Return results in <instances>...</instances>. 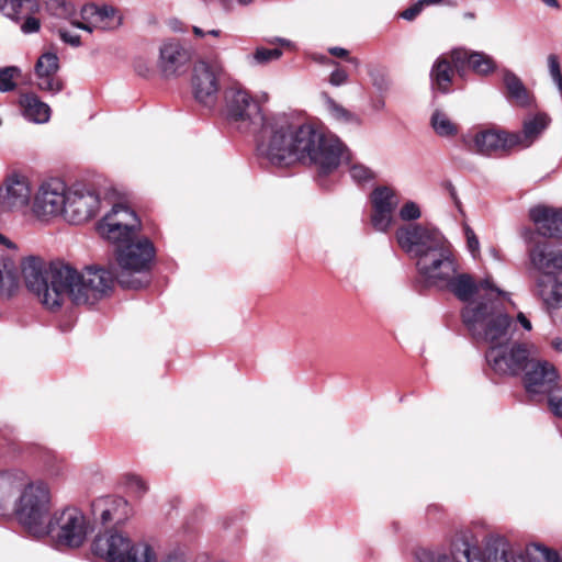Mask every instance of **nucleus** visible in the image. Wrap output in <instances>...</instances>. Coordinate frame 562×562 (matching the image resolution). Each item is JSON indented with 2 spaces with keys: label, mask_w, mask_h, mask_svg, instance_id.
Here are the masks:
<instances>
[{
  "label": "nucleus",
  "mask_w": 562,
  "mask_h": 562,
  "mask_svg": "<svg viewBox=\"0 0 562 562\" xmlns=\"http://www.w3.org/2000/svg\"><path fill=\"white\" fill-rule=\"evenodd\" d=\"M453 69L445 57L438 58L430 71L431 85L442 93L449 92L452 82Z\"/></svg>",
  "instance_id": "32"
},
{
  "label": "nucleus",
  "mask_w": 562,
  "mask_h": 562,
  "mask_svg": "<svg viewBox=\"0 0 562 562\" xmlns=\"http://www.w3.org/2000/svg\"><path fill=\"white\" fill-rule=\"evenodd\" d=\"M327 60L328 63L334 64L331 60L327 59L326 57L321 58V61Z\"/></svg>",
  "instance_id": "59"
},
{
  "label": "nucleus",
  "mask_w": 562,
  "mask_h": 562,
  "mask_svg": "<svg viewBox=\"0 0 562 562\" xmlns=\"http://www.w3.org/2000/svg\"><path fill=\"white\" fill-rule=\"evenodd\" d=\"M442 0H422V3H424L425 5H432V4H438Z\"/></svg>",
  "instance_id": "55"
},
{
  "label": "nucleus",
  "mask_w": 562,
  "mask_h": 562,
  "mask_svg": "<svg viewBox=\"0 0 562 562\" xmlns=\"http://www.w3.org/2000/svg\"><path fill=\"white\" fill-rule=\"evenodd\" d=\"M58 34H59L60 38H61L65 43H67V44L71 45V46H74V47H77V46H79V45H80V36H79V35H77V34H72L71 32H69V31H67V30H64V29H60V30L58 31Z\"/></svg>",
  "instance_id": "47"
},
{
  "label": "nucleus",
  "mask_w": 562,
  "mask_h": 562,
  "mask_svg": "<svg viewBox=\"0 0 562 562\" xmlns=\"http://www.w3.org/2000/svg\"><path fill=\"white\" fill-rule=\"evenodd\" d=\"M520 562H562V560L548 547L531 543L526 547L524 555L520 554Z\"/></svg>",
  "instance_id": "34"
},
{
  "label": "nucleus",
  "mask_w": 562,
  "mask_h": 562,
  "mask_svg": "<svg viewBox=\"0 0 562 562\" xmlns=\"http://www.w3.org/2000/svg\"><path fill=\"white\" fill-rule=\"evenodd\" d=\"M551 347L559 351V352H562V338L560 337H555L551 340Z\"/></svg>",
  "instance_id": "50"
},
{
  "label": "nucleus",
  "mask_w": 562,
  "mask_h": 562,
  "mask_svg": "<svg viewBox=\"0 0 562 562\" xmlns=\"http://www.w3.org/2000/svg\"><path fill=\"white\" fill-rule=\"evenodd\" d=\"M503 82L507 91V99L516 106L524 109L535 105L536 99L521 79L509 69L503 70Z\"/></svg>",
  "instance_id": "28"
},
{
  "label": "nucleus",
  "mask_w": 562,
  "mask_h": 562,
  "mask_svg": "<svg viewBox=\"0 0 562 562\" xmlns=\"http://www.w3.org/2000/svg\"><path fill=\"white\" fill-rule=\"evenodd\" d=\"M424 7H425V4L422 3V0H419L411 8L404 10L401 13V16L407 21H411V20L415 19L422 12Z\"/></svg>",
  "instance_id": "46"
},
{
  "label": "nucleus",
  "mask_w": 562,
  "mask_h": 562,
  "mask_svg": "<svg viewBox=\"0 0 562 562\" xmlns=\"http://www.w3.org/2000/svg\"><path fill=\"white\" fill-rule=\"evenodd\" d=\"M422 216L420 209L417 203L407 201L400 210V217L403 221H415Z\"/></svg>",
  "instance_id": "44"
},
{
  "label": "nucleus",
  "mask_w": 562,
  "mask_h": 562,
  "mask_svg": "<svg viewBox=\"0 0 562 562\" xmlns=\"http://www.w3.org/2000/svg\"><path fill=\"white\" fill-rule=\"evenodd\" d=\"M155 257V247L149 238L136 236L131 241L115 246L119 270L115 274L99 267H87L78 272L68 265L53 263L47 269L37 257H27L21 263L27 289L41 303L58 308L66 299L77 305L94 304L112 290L114 278L123 288L139 289L147 283L144 273Z\"/></svg>",
  "instance_id": "1"
},
{
  "label": "nucleus",
  "mask_w": 562,
  "mask_h": 562,
  "mask_svg": "<svg viewBox=\"0 0 562 562\" xmlns=\"http://www.w3.org/2000/svg\"><path fill=\"white\" fill-rule=\"evenodd\" d=\"M347 80H348L347 72L344 69L338 68V67L335 70H333V72L330 74V77H329V83L335 87H339V86L346 83Z\"/></svg>",
  "instance_id": "45"
},
{
  "label": "nucleus",
  "mask_w": 562,
  "mask_h": 562,
  "mask_svg": "<svg viewBox=\"0 0 562 562\" xmlns=\"http://www.w3.org/2000/svg\"><path fill=\"white\" fill-rule=\"evenodd\" d=\"M193 33L198 37H203L205 35V32L198 26H193Z\"/></svg>",
  "instance_id": "53"
},
{
  "label": "nucleus",
  "mask_w": 562,
  "mask_h": 562,
  "mask_svg": "<svg viewBox=\"0 0 562 562\" xmlns=\"http://www.w3.org/2000/svg\"><path fill=\"white\" fill-rule=\"evenodd\" d=\"M223 67L218 61L195 63L192 74V89L196 101L204 106H213L217 100L218 77Z\"/></svg>",
  "instance_id": "15"
},
{
  "label": "nucleus",
  "mask_w": 562,
  "mask_h": 562,
  "mask_svg": "<svg viewBox=\"0 0 562 562\" xmlns=\"http://www.w3.org/2000/svg\"><path fill=\"white\" fill-rule=\"evenodd\" d=\"M0 246L7 250L0 255V295L11 296L19 286L16 268L18 246L7 236L0 233Z\"/></svg>",
  "instance_id": "21"
},
{
  "label": "nucleus",
  "mask_w": 562,
  "mask_h": 562,
  "mask_svg": "<svg viewBox=\"0 0 562 562\" xmlns=\"http://www.w3.org/2000/svg\"><path fill=\"white\" fill-rule=\"evenodd\" d=\"M326 109L330 116L339 122H350L353 119L352 113L346 110L342 105L338 104L330 98H326Z\"/></svg>",
  "instance_id": "39"
},
{
  "label": "nucleus",
  "mask_w": 562,
  "mask_h": 562,
  "mask_svg": "<svg viewBox=\"0 0 562 562\" xmlns=\"http://www.w3.org/2000/svg\"><path fill=\"white\" fill-rule=\"evenodd\" d=\"M327 60L328 63L334 64L331 60L327 59L326 57L321 58V61Z\"/></svg>",
  "instance_id": "60"
},
{
  "label": "nucleus",
  "mask_w": 562,
  "mask_h": 562,
  "mask_svg": "<svg viewBox=\"0 0 562 562\" xmlns=\"http://www.w3.org/2000/svg\"><path fill=\"white\" fill-rule=\"evenodd\" d=\"M100 196L87 188H69L64 220L81 224L93 217L100 210Z\"/></svg>",
  "instance_id": "18"
},
{
  "label": "nucleus",
  "mask_w": 562,
  "mask_h": 562,
  "mask_svg": "<svg viewBox=\"0 0 562 562\" xmlns=\"http://www.w3.org/2000/svg\"><path fill=\"white\" fill-rule=\"evenodd\" d=\"M190 61V53L177 41H166L159 49L158 67L165 77L180 75Z\"/></svg>",
  "instance_id": "24"
},
{
  "label": "nucleus",
  "mask_w": 562,
  "mask_h": 562,
  "mask_svg": "<svg viewBox=\"0 0 562 562\" xmlns=\"http://www.w3.org/2000/svg\"><path fill=\"white\" fill-rule=\"evenodd\" d=\"M142 228L137 214L125 204H115L98 224V232L102 238L117 246L131 241L139 235Z\"/></svg>",
  "instance_id": "11"
},
{
  "label": "nucleus",
  "mask_w": 562,
  "mask_h": 562,
  "mask_svg": "<svg viewBox=\"0 0 562 562\" xmlns=\"http://www.w3.org/2000/svg\"><path fill=\"white\" fill-rule=\"evenodd\" d=\"M92 513L103 525L120 526L134 515V508L124 497L108 495L93 501Z\"/></svg>",
  "instance_id": "19"
},
{
  "label": "nucleus",
  "mask_w": 562,
  "mask_h": 562,
  "mask_svg": "<svg viewBox=\"0 0 562 562\" xmlns=\"http://www.w3.org/2000/svg\"><path fill=\"white\" fill-rule=\"evenodd\" d=\"M451 194H452V198H453V200L456 201V203H457V204H459V201L457 200V196H456V191H454V189H452Z\"/></svg>",
  "instance_id": "57"
},
{
  "label": "nucleus",
  "mask_w": 562,
  "mask_h": 562,
  "mask_svg": "<svg viewBox=\"0 0 562 562\" xmlns=\"http://www.w3.org/2000/svg\"><path fill=\"white\" fill-rule=\"evenodd\" d=\"M349 172H350V177L356 182H359V183L367 182L373 178L372 171L368 167L360 165V164L352 165L349 169Z\"/></svg>",
  "instance_id": "43"
},
{
  "label": "nucleus",
  "mask_w": 562,
  "mask_h": 562,
  "mask_svg": "<svg viewBox=\"0 0 562 562\" xmlns=\"http://www.w3.org/2000/svg\"><path fill=\"white\" fill-rule=\"evenodd\" d=\"M537 293L549 308L562 307V278L549 273L537 280Z\"/></svg>",
  "instance_id": "31"
},
{
  "label": "nucleus",
  "mask_w": 562,
  "mask_h": 562,
  "mask_svg": "<svg viewBox=\"0 0 562 562\" xmlns=\"http://www.w3.org/2000/svg\"><path fill=\"white\" fill-rule=\"evenodd\" d=\"M546 5L554 9H559L560 4L558 0H541Z\"/></svg>",
  "instance_id": "52"
},
{
  "label": "nucleus",
  "mask_w": 562,
  "mask_h": 562,
  "mask_svg": "<svg viewBox=\"0 0 562 562\" xmlns=\"http://www.w3.org/2000/svg\"><path fill=\"white\" fill-rule=\"evenodd\" d=\"M19 104L23 117L29 122L45 124L50 119V106L34 93L21 94Z\"/></svg>",
  "instance_id": "29"
},
{
  "label": "nucleus",
  "mask_w": 562,
  "mask_h": 562,
  "mask_svg": "<svg viewBox=\"0 0 562 562\" xmlns=\"http://www.w3.org/2000/svg\"><path fill=\"white\" fill-rule=\"evenodd\" d=\"M472 302L462 311V321L476 340L488 344L490 348H502L508 344L510 317L498 311V304Z\"/></svg>",
  "instance_id": "6"
},
{
  "label": "nucleus",
  "mask_w": 562,
  "mask_h": 562,
  "mask_svg": "<svg viewBox=\"0 0 562 562\" xmlns=\"http://www.w3.org/2000/svg\"><path fill=\"white\" fill-rule=\"evenodd\" d=\"M429 562H520V553L501 535L483 540L472 530L457 532L449 553H439Z\"/></svg>",
  "instance_id": "5"
},
{
  "label": "nucleus",
  "mask_w": 562,
  "mask_h": 562,
  "mask_svg": "<svg viewBox=\"0 0 562 562\" xmlns=\"http://www.w3.org/2000/svg\"><path fill=\"white\" fill-rule=\"evenodd\" d=\"M401 248L416 260V269L427 285L443 288L457 272L451 246L436 228L409 224L396 231Z\"/></svg>",
  "instance_id": "3"
},
{
  "label": "nucleus",
  "mask_w": 562,
  "mask_h": 562,
  "mask_svg": "<svg viewBox=\"0 0 562 562\" xmlns=\"http://www.w3.org/2000/svg\"><path fill=\"white\" fill-rule=\"evenodd\" d=\"M329 53L336 57L345 58L347 57V60L353 65H359V60L355 57H348V50L342 47H330Z\"/></svg>",
  "instance_id": "48"
},
{
  "label": "nucleus",
  "mask_w": 562,
  "mask_h": 562,
  "mask_svg": "<svg viewBox=\"0 0 562 562\" xmlns=\"http://www.w3.org/2000/svg\"><path fill=\"white\" fill-rule=\"evenodd\" d=\"M536 351L535 346L520 342L488 348L486 360L494 372L502 375H516L526 370Z\"/></svg>",
  "instance_id": "14"
},
{
  "label": "nucleus",
  "mask_w": 562,
  "mask_h": 562,
  "mask_svg": "<svg viewBox=\"0 0 562 562\" xmlns=\"http://www.w3.org/2000/svg\"><path fill=\"white\" fill-rule=\"evenodd\" d=\"M516 134L503 130H482L463 137L464 145L473 153L490 156L516 147Z\"/></svg>",
  "instance_id": "16"
},
{
  "label": "nucleus",
  "mask_w": 562,
  "mask_h": 562,
  "mask_svg": "<svg viewBox=\"0 0 562 562\" xmlns=\"http://www.w3.org/2000/svg\"><path fill=\"white\" fill-rule=\"evenodd\" d=\"M530 260L535 268L549 273L562 269V245L552 247L547 243L537 245L530 251Z\"/></svg>",
  "instance_id": "27"
},
{
  "label": "nucleus",
  "mask_w": 562,
  "mask_h": 562,
  "mask_svg": "<svg viewBox=\"0 0 562 562\" xmlns=\"http://www.w3.org/2000/svg\"><path fill=\"white\" fill-rule=\"evenodd\" d=\"M450 57L460 74L465 68L472 69L480 76H487L496 70L495 60L483 52H472L460 47L452 49Z\"/></svg>",
  "instance_id": "23"
},
{
  "label": "nucleus",
  "mask_w": 562,
  "mask_h": 562,
  "mask_svg": "<svg viewBox=\"0 0 562 562\" xmlns=\"http://www.w3.org/2000/svg\"><path fill=\"white\" fill-rule=\"evenodd\" d=\"M59 58L56 53L42 54L35 64L36 86L40 90L56 94L63 90V81L57 76Z\"/></svg>",
  "instance_id": "22"
},
{
  "label": "nucleus",
  "mask_w": 562,
  "mask_h": 562,
  "mask_svg": "<svg viewBox=\"0 0 562 562\" xmlns=\"http://www.w3.org/2000/svg\"><path fill=\"white\" fill-rule=\"evenodd\" d=\"M164 562H184L180 557H168Z\"/></svg>",
  "instance_id": "54"
},
{
  "label": "nucleus",
  "mask_w": 562,
  "mask_h": 562,
  "mask_svg": "<svg viewBox=\"0 0 562 562\" xmlns=\"http://www.w3.org/2000/svg\"><path fill=\"white\" fill-rule=\"evenodd\" d=\"M393 220V213L372 209L371 224L378 232H386Z\"/></svg>",
  "instance_id": "38"
},
{
  "label": "nucleus",
  "mask_w": 562,
  "mask_h": 562,
  "mask_svg": "<svg viewBox=\"0 0 562 562\" xmlns=\"http://www.w3.org/2000/svg\"><path fill=\"white\" fill-rule=\"evenodd\" d=\"M68 189L67 184L60 179H49L41 183L33 195L32 214L43 222L59 216L64 217Z\"/></svg>",
  "instance_id": "12"
},
{
  "label": "nucleus",
  "mask_w": 562,
  "mask_h": 562,
  "mask_svg": "<svg viewBox=\"0 0 562 562\" xmlns=\"http://www.w3.org/2000/svg\"><path fill=\"white\" fill-rule=\"evenodd\" d=\"M47 532L56 538L59 544L69 548L80 547L89 532V524L85 515L76 507H67L54 513L46 522Z\"/></svg>",
  "instance_id": "10"
},
{
  "label": "nucleus",
  "mask_w": 562,
  "mask_h": 562,
  "mask_svg": "<svg viewBox=\"0 0 562 562\" xmlns=\"http://www.w3.org/2000/svg\"><path fill=\"white\" fill-rule=\"evenodd\" d=\"M61 9H63L64 11H67V4L63 2V3H61Z\"/></svg>",
  "instance_id": "58"
},
{
  "label": "nucleus",
  "mask_w": 562,
  "mask_h": 562,
  "mask_svg": "<svg viewBox=\"0 0 562 562\" xmlns=\"http://www.w3.org/2000/svg\"><path fill=\"white\" fill-rule=\"evenodd\" d=\"M464 235L467 238V247L471 252L473 258H477L480 256V241L474 231L468 225H463Z\"/></svg>",
  "instance_id": "42"
},
{
  "label": "nucleus",
  "mask_w": 562,
  "mask_h": 562,
  "mask_svg": "<svg viewBox=\"0 0 562 562\" xmlns=\"http://www.w3.org/2000/svg\"><path fill=\"white\" fill-rule=\"evenodd\" d=\"M207 34L213 35V36H218L220 35V31L218 30H211V31L207 32Z\"/></svg>",
  "instance_id": "56"
},
{
  "label": "nucleus",
  "mask_w": 562,
  "mask_h": 562,
  "mask_svg": "<svg viewBox=\"0 0 562 562\" xmlns=\"http://www.w3.org/2000/svg\"><path fill=\"white\" fill-rule=\"evenodd\" d=\"M36 4L32 0H0V10L5 16L21 23V30L25 34L35 33L40 30V20L33 15Z\"/></svg>",
  "instance_id": "25"
},
{
  "label": "nucleus",
  "mask_w": 562,
  "mask_h": 562,
  "mask_svg": "<svg viewBox=\"0 0 562 562\" xmlns=\"http://www.w3.org/2000/svg\"><path fill=\"white\" fill-rule=\"evenodd\" d=\"M124 484L127 492L137 498H140L148 491L146 482L135 474L125 475Z\"/></svg>",
  "instance_id": "37"
},
{
  "label": "nucleus",
  "mask_w": 562,
  "mask_h": 562,
  "mask_svg": "<svg viewBox=\"0 0 562 562\" xmlns=\"http://www.w3.org/2000/svg\"><path fill=\"white\" fill-rule=\"evenodd\" d=\"M548 68L553 82L555 83L559 92L562 94V72L559 58L555 55H549Z\"/></svg>",
  "instance_id": "41"
},
{
  "label": "nucleus",
  "mask_w": 562,
  "mask_h": 562,
  "mask_svg": "<svg viewBox=\"0 0 562 562\" xmlns=\"http://www.w3.org/2000/svg\"><path fill=\"white\" fill-rule=\"evenodd\" d=\"M257 148L259 155L273 166L290 167L308 161L324 173L333 171L347 158L346 148L338 137L323 134L285 113L263 119Z\"/></svg>",
  "instance_id": "2"
},
{
  "label": "nucleus",
  "mask_w": 562,
  "mask_h": 562,
  "mask_svg": "<svg viewBox=\"0 0 562 562\" xmlns=\"http://www.w3.org/2000/svg\"><path fill=\"white\" fill-rule=\"evenodd\" d=\"M32 190L30 180L24 175H9L0 187V203L10 211H18L30 204Z\"/></svg>",
  "instance_id": "20"
},
{
  "label": "nucleus",
  "mask_w": 562,
  "mask_h": 562,
  "mask_svg": "<svg viewBox=\"0 0 562 562\" xmlns=\"http://www.w3.org/2000/svg\"><path fill=\"white\" fill-rule=\"evenodd\" d=\"M398 200L394 190L389 187H378L371 193L372 209L394 212Z\"/></svg>",
  "instance_id": "33"
},
{
  "label": "nucleus",
  "mask_w": 562,
  "mask_h": 562,
  "mask_svg": "<svg viewBox=\"0 0 562 562\" xmlns=\"http://www.w3.org/2000/svg\"><path fill=\"white\" fill-rule=\"evenodd\" d=\"M551 122L550 116L547 113H537L528 116L522 124V132L515 133L518 137L516 147H529L549 126Z\"/></svg>",
  "instance_id": "30"
},
{
  "label": "nucleus",
  "mask_w": 562,
  "mask_h": 562,
  "mask_svg": "<svg viewBox=\"0 0 562 562\" xmlns=\"http://www.w3.org/2000/svg\"><path fill=\"white\" fill-rule=\"evenodd\" d=\"M15 491L19 496L14 503V513L19 521L34 536H45L52 507L49 486L42 480H31L21 469L7 470L0 474V510Z\"/></svg>",
  "instance_id": "4"
},
{
  "label": "nucleus",
  "mask_w": 562,
  "mask_h": 562,
  "mask_svg": "<svg viewBox=\"0 0 562 562\" xmlns=\"http://www.w3.org/2000/svg\"><path fill=\"white\" fill-rule=\"evenodd\" d=\"M537 232L544 237H562V211L538 205L530 210Z\"/></svg>",
  "instance_id": "26"
},
{
  "label": "nucleus",
  "mask_w": 562,
  "mask_h": 562,
  "mask_svg": "<svg viewBox=\"0 0 562 562\" xmlns=\"http://www.w3.org/2000/svg\"><path fill=\"white\" fill-rule=\"evenodd\" d=\"M270 43L271 44H279L280 46H286V47L291 46V42L290 41L284 40V38H280V37H276Z\"/></svg>",
  "instance_id": "51"
},
{
  "label": "nucleus",
  "mask_w": 562,
  "mask_h": 562,
  "mask_svg": "<svg viewBox=\"0 0 562 562\" xmlns=\"http://www.w3.org/2000/svg\"><path fill=\"white\" fill-rule=\"evenodd\" d=\"M21 76V69L16 66L0 68V91L9 92L15 89V79Z\"/></svg>",
  "instance_id": "36"
},
{
  "label": "nucleus",
  "mask_w": 562,
  "mask_h": 562,
  "mask_svg": "<svg viewBox=\"0 0 562 562\" xmlns=\"http://www.w3.org/2000/svg\"><path fill=\"white\" fill-rule=\"evenodd\" d=\"M517 322L521 325V327L524 329H526L527 331H530L532 329V325H531V322L530 319L524 314V313H518L517 315Z\"/></svg>",
  "instance_id": "49"
},
{
  "label": "nucleus",
  "mask_w": 562,
  "mask_h": 562,
  "mask_svg": "<svg viewBox=\"0 0 562 562\" xmlns=\"http://www.w3.org/2000/svg\"><path fill=\"white\" fill-rule=\"evenodd\" d=\"M431 127L435 133L441 137H452L458 133V126L454 124L447 113L436 110L431 115Z\"/></svg>",
  "instance_id": "35"
},
{
  "label": "nucleus",
  "mask_w": 562,
  "mask_h": 562,
  "mask_svg": "<svg viewBox=\"0 0 562 562\" xmlns=\"http://www.w3.org/2000/svg\"><path fill=\"white\" fill-rule=\"evenodd\" d=\"M92 552L105 562H156V553L149 544L134 543L121 532L99 535L92 542Z\"/></svg>",
  "instance_id": "7"
},
{
  "label": "nucleus",
  "mask_w": 562,
  "mask_h": 562,
  "mask_svg": "<svg viewBox=\"0 0 562 562\" xmlns=\"http://www.w3.org/2000/svg\"><path fill=\"white\" fill-rule=\"evenodd\" d=\"M282 56V50L278 47L274 48H266V47H258L252 59L256 64H267L272 60H277Z\"/></svg>",
  "instance_id": "40"
},
{
  "label": "nucleus",
  "mask_w": 562,
  "mask_h": 562,
  "mask_svg": "<svg viewBox=\"0 0 562 562\" xmlns=\"http://www.w3.org/2000/svg\"><path fill=\"white\" fill-rule=\"evenodd\" d=\"M223 114L226 121L241 132H248L266 116L250 93L240 85L232 83L224 91Z\"/></svg>",
  "instance_id": "8"
},
{
  "label": "nucleus",
  "mask_w": 562,
  "mask_h": 562,
  "mask_svg": "<svg viewBox=\"0 0 562 562\" xmlns=\"http://www.w3.org/2000/svg\"><path fill=\"white\" fill-rule=\"evenodd\" d=\"M122 15L113 7L88 3L80 10V20L72 19L70 24L92 33L93 31H114L122 25Z\"/></svg>",
  "instance_id": "17"
},
{
  "label": "nucleus",
  "mask_w": 562,
  "mask_h": 562,
  "mask_svg": "<svg viewBox=\"0 0 562 562\" xmlns=\"http://www.w3.org/2000/svg\"><path fill=\"white\" fill-rule=\"evenodd\" d=\"M4 471H0V474H3Z\"/></svg>",
  "instance_id": "61"
},
{
  "label": "nucleus",
  "mask_w": 562,
  "mask_h": 562,
  "mask_svg": "<svg viewBox=\"0 0 562 562\" xmlns=\"http://www.w3.org/2000/svg\"><path fill=\"white\" fill-rule=\"evenodd\" d=\"M559 374L555 367L546 360L530 359L524 383L532 395H547L551 411L562 417V387L558 385Z\"/></svg>",
  "instance_id": "9"
},
{
  "label": "nucleus",
  "mask_w": 562,
  "mask_h": 562,
  "mask_svg": "<svg viewBox=\"0 0 562 562\" xmlns=\"http://www.w3.org/2000/svg\"><path fill=\"white\" fill-rule=\"evenodd\" d=\"M459 300L467 302L491 303L492 301H509V294L495 286L490 279L479 283L474 282L469 274H459L452 277L450 281L443 283Z\"/></svg>",
  "instance_id": "13"
}]
</instances>
